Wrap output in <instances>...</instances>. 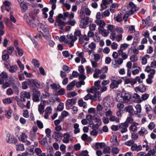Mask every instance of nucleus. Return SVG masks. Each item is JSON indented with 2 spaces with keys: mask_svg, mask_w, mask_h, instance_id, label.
Returning a JSON list of instances; mask_svg holds the SVG:
<instances>
[{
  "mask_svg": "<svg viewBox=\"0 0 156 156\" xmlns=\"http://www.w3.org/2000/svg\"><path fill=\"white\" fill-rule=\"evenodd\" d=\"M131 98L130 95L128 92H122L117 94L116 99L118 101L124 103H128Z\"/></svg>",
  "mask_w": 156,
  "mask_h": 156,
  "instance_id": "obj_1",
  "label": "nucleus"
},
{
  "mask_svg": "<svg viewBox=\"0 0 156 156\" xmlns=\"http://www.w3.org/2000/svg\"><path fill=\"white\" fill-rule=\"evenodd\" d=\"M80 14V18L81 20L80 24V27L81 28H85L89 22V18L87 16H85L83 12H81Z\"/></svg>",
  "mask_w": 156,
  "mask_h": 156,
  "instance_id": "obj_2",
  "label": "nucleus"
},
{
  "mask_svg": "<svg viewBox=\"0 0 156 156\" xmlns=\"http://www.w3.org/2000/svg\"><path fill=\"white\" fill-rule=\"evenodd\" d=\"M66 19L63 17V14L61 13L59 14L57 16V21L58 23L57 25L62 29L66 24V23L62 21V20H65Z\"/></svg>",
  "mask_w": 156,
  "mask_h": 156,
  "instance_id": "obj_3",
  "label": "nucleus"
},
{
  "mask_svg": "<svg viewBox=\"0 0 156 156\" xmlns=\"http://www.w3.org/2000/svg\"><path fill=\"white\" fill-rule=\"evenodd\" d=\"M67 37L65 41V43L69 44L70 47H73L74 45V41L77 39V38L71 34H68Z\"/></svg>",
  "mask_w": 156,
  "mask_h": 156,
  "instance_id": "obj_4",
  "label": "nucleus"
},
{
  "mask_svg": "<svg viewBox=\"0 0 156 156\" xmlns=\"http://www.w3.org/2000/svg\"><path fill=\"white\" fill-rule=\"evenodd\" d=\"M27 134L24 132H23L20 135L19 139L20 141L22 142L25 143L27 145H29L31 144V143L29 141L27 140Z\"/></svg>",
  "mask_w": 156,
  "mask_h": 156,
  "instance_id": "obj_5",
  "label": "nucleus"
},
{
  "mask_svg": "<svg viewBox=\"0 0 156 156\" xmlns=\"http://www.w3.org/2000/svg\"><path fill=\"white\" fill-rule=\"evenodd\" d=\"M122 82V80L121 79L117 80H111V82L110 84V87L112 89L117 88L118 87L119 84H121Z\"/></svg>",
  "mask_w": 156,
  "mask_h": 156,
  "instance_id": "obj_6",
  "label": "nucleus"
},
{
  "mask_svg": "<svg viewBox=\"0 0 156 156\" xmlns=\"http://www.w3.org/2000/svg\"><path fill=\"white\" fill-rule=\"evenodd\" d=\"M129 5L131 7L130 10L128 11V14L129 15H132L138 10V8L136 5L132 2H130L129 3Z\"/></svg>",
  "mask_w": 156,
  "mask_h": 156,
  "instance_id": "obj_7",
  "label": "nucleus"
},
{
  "mask_svg": "<svg viewBox=\"0 0 156 156\" xmlns=\"http://www.w3.org/2000/svg\"><path fill=\"white\" fill-rule=\"evenodd\" d=\"M33 100L34 101L37 102L39 100V97L40 95V92L37 90L34 89L33 90Z\"/></svg>",
  "mask_w": 156,
  "mask_h": 156,
  "instance_id": "obj_8",
  "label": "nucleus"
},
{
  "mask_svg": "<svg viewBox=\"0 0 156 156\" xmlns=\"http://www.w3.org/2000/svg\"><path fill=\"white\" fill-rule=\"evenodd\" d=\"M30 93L25 91L22 92L21 93L20 97L21 101L25 102V98H30Z\"/></svg>",
  "mask_w": 156,
  "mask_h": 156,
  "instance_id": "obj_9",
  "label": "nucleus"
},
{
  "mask_svg": "<svg viewBox=\"0 0 156 156\" xmlns=\"http://www.w3.org/2000/svg\"><path fill=\"white\" fill-rule=\"evenodd\" d=\"M63 138L62 140L63 143L66 144H68L69 141L71 140V136L69 133H66L62 135Z\"/></svg>",
  "mask_w": 156,
  "mask_h": 156,
  "instance_id": "obj_10",
  "label": "nucleus"
},
{
  "mask_svg": "<svg viewBox=\"0 0 156 156\" xmlns=\"http://www.w3.org/2000/svg\"><path fill=\"white\" fill-rule=\"evenodd\" d=\"M128 126L129 125L126 122H124L120 124L119 127V128L121 129V133H123L126 132L127 130V128L128 127Z\"/></svg>",
  "mask_w": 156,
  "mask_h": 156,
  "instance_id": "obj_11",
  "label": "nucleus"
},
{
  "mask_svg": "<svg viewBox=\"0 0 156 156\" xmlns=\"http://www.w3.org/2000/svg\"><path fill=\"white\" fill-rule=\"evenodd\" d=\"M39 27L42 30L45 35H47L49 34V30L47 26L44 23L39 24Z\"/></svg>",
  "mask_w": 156,
  "mask_h": 156,
  "instance_id": "obj_12",
  "label": "nucleus"
},
{
  "mask_svg": "<svg viewBox=\"0 0 156 156\" xmlns=\"http://www.w3.org/2000/svg\"><path fill=\"white\" fill-rule=\"evenodd\" d=\"M46 102L45 101H41L40 104L38 105V111L40 114H42L44 112V106Z\"/></svg>",
  "mask_w": 156,
  "mask_h": 156,
  "instance_id": "obj_13",
  "label": "nucleus"
},
{
  "mask_svg": "<svg viewBox=\"0 0 156 156\" xmlns=\"http://www.w3.org/2000/svg\"><path fill=\"white\" fill-rule=\"evenodd\" d=\"M103 105L105 106L106 105H108V106H110L112 105L113 102L112 99L110 98L107 97L103 100Z\"/></svg>",
  "mask_w": 156,
  "mask_h": 156,
  "instance_id": "obj_14",
  "label": "nucleus"
},
{
  "mask_svg": "<svg viewBox=\"0 0 156 156\" xmlns=\"http://www.w3.org/2000/svg\"><path fill=\"white\" fill-rule=\"evenodd\" d=\"M24 17L26 20L27 22L31 21L32 20H34L35 17L34 16L32 13H26L24 16Z\"/></svg>",
  "mask_w": 156,
  "mask_h": 156,
  "instance_id": "obj_15",
  "label": "nucleus"
},
{
  "mask_svg": "<svg viewBox=\"0 0 156 156\" xmlns=\"http://www.w3.org/2000/svg\"><path fill=\"white\" fill-rule=\"evenodd\" d=\"M76 101V99L73 98L69 99L67 100L66 105V107H70L75 104Z\"/></svg>",
  "mask_w": 156,
  "mask_h": 156,
  "instance_id": "obj_16",
  "label": "nucleus"
},
{
  "mask_svg": "<svg viewBox=\"0 0 156 156\" xmlns=\"http://www.w3.org/2000/svg\"><path fill=\"white\" fill-rule=\"evenodd\" d=\"M7 141L9 143H13L16 142V139L12 135L8 134L6 139Z\"/></svg>",
  "mask_w": 156,
  "mask_h": 156,
  "instance_id": "obj_17",
  "label": "nucleus"
},
{
  "mask_svg": "<svg viewBox=\"0 0 156 156\" xmlns=\"http://www.w3.org/2000/svg\"><path fill=\"white\" fill-rule=\"evenodd\" d=\"M142 149V147L141 145L137 146L136 144H133L131 146V150L134 151H140Z\"/></svg>",
  "mask_w": 156,
  "mask_h": 156,
  "instance_id": "obj_18",
  "label": "nucleus"
},
{
  "mask_svg": "<svg viewBox=\"0 0 156 156\" xmlns=\"http://www.w3.org/2000/svg\"><path fill=\"white\" fill-rule=\"evenodd\" d=\"M98 31L99 33L101 34V35L104 37H106L108 34L109 32L108 30H105L104 28H98Z\"/></svg>",
  "mask_w": 156,
  "mask_h": 156,
  "instance_id": "obj_19",
  "label": "nucleus"
},
{
  "mask_svg": "<svg viewBox=\"0 0 156 156\" xmlns=\"http://www.w3.org/2000/svg\"><path fill=\"white\" fill-rule=\"evenodd\" d=\"M139 125V123L135 122H133L132 125L129 128V129L130 131L135 132L137 130V126Z\"/></svg>",
  "mask_w": 156,
  "mask_h": 156,
  "instance_id": "obj_20",
  "label": "nucleus"
},
{
  "mask_svg": "<svg viewBox=\"0 0 156 156\" xmlns=\"http://www.w3.org/2000/svg\"><path fill=\"white\" fill-rule=\"evenodd\" d=\"M52 109L51 106H48L46 108L45 110V114L44 115V117L47 119L48 118L49 115H50L52 112Z\"/></svg>",
  "mask_w": 156,
  "mask_h": 156,
  "instance_id": "obj_21",
  "label": "nucleus"
},
{
  "mask_svg": "<svg viewBox=\"0 0 156 156\" xmlns=\"http://www.w3.org/2000/svg\"><path fill=\"white\" fill-rule=\"evenodd\" d=\"M74 13L72 12H71L69 13L68 12H65L63 13V17L66 18V17H68L69 20H71L73 19L74 17Z\"/></svg>",
  "mask_w": 156,
  "mask_h": 156,
  "instance_id": "obj_22",
  "label": "nucleus"
},
{
  "mask_svg": "<svg viewBox=\"0 0 156 156\" xmlns=\"http://www.w3.org/2000/svg\"><path fill=\"white\" fill-rule=\"evenodd\" d=\"M134 90L136 92L140 91L143 93L145 91L146 88L145 87L144 85H140L138 87H135Z\"/></svg>",
  "mask_w": 156,
  "mask_h": 156,
  "instance_id": "obj_23",
  "label": "nucleus"
},
{
  "mask_svg": "<svg viewBox=\"0 0 156 156\" xmlns=\"http://www.w3.org/2000/svg\"><path fill=\"white\" fill-rule=\"evenodd\" d=\"M109 3L108 0H102V3L101 5V9L100 10L102 11L106 9L107 8L108 4Z\"/></svg>",
  "mask_w": 156,
  "mask_h": 156,
  "instance_id": "obj_24",
  "label": "nucleus"
},
{
  "mask_svg": "<svg viewBox=\"0 0 156 156\" xmlns=\"http://www.w3.org/2000/svg\"><path fill=\"white\" fill-rule=\"evenodd\" d=\"M95 23L97 25L99 26L98 28H99L100 27L102 28H104L105 25V22L103 20H96Z\"/></svg>",
  "mask_w": 156,
  "mask_h": 156,
  "instance_id": "obj_25",
  "label": "nucleus"
},
{
  "mask_svg": "<svg viewBox=\"0 0 156 156\" xmlns=\"http://www.w3.org/2000/svg\"><path fill=\"white\" fill-rule=\"evenodd\" d=\"M147 130L144 127H142L140 130L138 132L139 135L141 136H143L144 135L147 134L148 133Z\"/></svg>",
  "mask_w": 156,
  "mask_h": 156,
  "instance_id": "obj_26",
  "label": "nucleus"
},
{
  "mask_svg": "<svg viewBox=\"0 0 156 156\" xmlns=\"http://www.w3.org/2000/svg\"><path fill=\"white\" fill-rule=\"evenodd\" d=\"M122 17L123 15L120 13L116 15L114 17V19L115 21H117V22H120L122 21Z\"/></svg>",
  "mask_w": 156,
  "mask_h": 156,
  "instance_id": "obj_27",
  "label": "nucleus"
},
{
  "mask_svg": "<svg viewBox=\"0 0 156 156\" xmlns=\"http://www.w3.org/2000/svg\"><path fill=\"white\" fill-rule=\"evenodd\" d=\"M150 58V56L148 55H146L142 57L141 62L142 64L145 65L147 62V60Z\"/></svg>",
  "mask_w": 156,
  "mask_h": 156,
  "instance_id": "obj_28",
  "label": "nucleus"
},
{
  "mask_svg": "<svg viewBox=\"0 0 156 156\" xmlns=\"http://www.w3.org/2000/svg\"><path fill=\"white\" fill-rule=\"evenodd\" d=\"M103 107L100 104H98L96 107V109L98 112H99V115L102 116L104 114V112H100L102 110Z\"/></svg>",
  "mask_w": 156,
  "mask_h": 156,
  "instance_id": "obj_29",
  "label": "nucleus"
},
{
  "mask_svg": "<svg viewBox=\"0 0 156 156\" xmlns=\"http://www.w3.org/2000/svg\"><path fill=\"white\" fill-rule=\"evenodd\" d=\"M4 6L5 7L6 10L9 11L11 8V3L8 1H5L4 2Z\"/></svg>",
  "mask_w": 156,
  "mask_h": 156,
  "instance_id": "obj_30",
  "label": "nucleus"
},
{
  "mask_svg": "<svg viewBox=\"0 0 156 156\" xmlns=\"http://www.w3.org/2000/svg\"><path fill=\"white\" fill-rule=\"evenodd\" d=\"M115 64H114L113 62L112 63V65L113 67H116L117 66H116L117 64L119 65H121L123 62V60L122 58H118V59L115 60Z\"/></svg>",
  "mask_w": 156,
  "mask_h": 156,
  "instance_id": "obj_31",
  "label": "nucleus"
},
{
  "mask_svg": "<svg viewBox=\"0 0 156 156\" xmlns=\"http://www.w3.org/2000/svg\"><path fill=\"white\" fill-rule=\"evenodd\" d=\"M18 69V68L17 66L16 65H14L12 66H11L8 70L10 72L14 73L16 72Z\"/></svg>",
  "mask_w": 156,
  "mask_h": 156,
  "instance_id": "obj_32",
  "label": "nucleus"
},
{
  "mask_svg": "<svg viewBox=\"0 0 156 156\" xmlns=\"http://www.w3.org/2000/svg\"><path fill=\"white\" fill-rule=\"evenodd\" d=\"M109 119L111 122H116L118 123L120 122L119 118L113 115H111Z\"/></svg>",
  "mask_w": 156,
  "mask_h": 156,
  "instance_id": "obj_33",
  "label": "nucleus"
},
{
  "mask_svg": "<svg viewBox=\"0 0 156 156\" xmlns=\"http://www.w3.org/2000/svg\"><path fill=\"white\" fill-rule=\"evenodd\" d=\"M75 83L76 82L74 81L69 83L67 86V90H70L73 89L75 85Z\"/></svg>",
  "mask_w": 156,
  "mask_h": 156,
  "instance_id": "obj_34",
  "label": "nucleus"
},
{
  "mask_svg": "<svg viewBox=\"0 0 156 156\" xmlns=\"http://www.w3.org/2000/svg\"><path fill=\"white\" fill-rule=\"evenodd\" d=\"M125 109L130 114H132L133 113V108L132 106L130 105H128L125 108Z\"/></svg>",
  "mask_w": 156,
  "mask_h": 156,
  "instance_id": "obj_35",
  "label": "nucleus"
},
{
  "mask_svg": "<svg viewBox=\"0 0 156 156\" xmlns=\"http://www.w3.org/2000/svg\"><path fill=\"white\" fill-rule=\"evenodd\" d=\"M54 138L56 140L61 139L62 136V134L58 132H55L54 133Z\"/></svg>",
  "mask_w": 156,
  "mask_h": 156,
  "instance_id": "obj_36",
  "label": "nucleus"
},
{
  "mask_svg": "<svg viewBox=\"0 0 156 156\" xmlns=\"http://www.w3.org/2000/svg\"><path fill=\"white\" fill-rule=\"evenodd\" d=\"M63 55L66 57L68 58L71 59L73 57V55L72 54H70L69 53L68 51H64L62 52Z\"/></svg>",
  "mask_w": 156,
  "mask_h": 156,
  "instance_id": "obj_37",
  "label": "nucleus"
},
{
  "mask_svg": "<svg viewBox=\"0 0 156 156\" xmlns=\"http://www.w3.org/2000/svg\"><path fill=\"white\" fill-rule=\"evenodd\" d=\"M78 103L80 107H83L84 108H87V104L86 102H84L82 100H78Z\"/></svg>",
  "mask_w": 156,
  "mask_h": 156,
  "instance_id": "obj_38",
  "label": "nucleus"
},
{
  "mask_svg": "<svg viewBox=\"0 0 156 156\" xmlns=\"http://www.w3.org/2000/svg\"><path fill=\"white\" fill-rule=\"evenodd\" d=\"M118 53L119 55H121L124 60H125L128 58L127 55L123 52V51H118Z\"/></svg>",
  "mask_w": 156,
  "mask_h": 156,
  "instance_id": "obj_39",
  "label": "nucleus"
},
{
  "mask_svg": "<svg viewBox=\"0 0 156 156\" xmlns=\"http://www.w3.org/2000/svg\"><path fill=\"white\" fill-rule=\"evenodd\" d=\"M16 151H23L24 150V146L23 144H17L16 146Z\"/></svg>",
  "mask_w": 156,
  "mask_h": 156,
  "instance_id": "obj_40",
  "label": "nucleus"
},
{
  "mask_svg": "<svg viewBox=\"0 0 156 156\" xmlns=\"http://www.w3.org/2000/svg\"><path fill=\"white\" fill-rule=\"evenodd\" d=\"M73 128L74 129V133L76 134L79 133L80 132V129L79 128V125L77 123H75L73 126Z\"/></svg>",
  "mask_w": 156,
  "mask_h": 156,
  "instance_id": "obj_41",
  "label": "nucleus"
},
{
  "mask_svg": "<svg viewBox=\"0 0 156 156\" xmlns=\"http://www.w3.org/2000/svg\"><path fill=\"white\" fill-rule=\"evenodd\" d=\"M29 136L31 140L33 141L37 138L36 133H33L32 131H30L29 135Z\"/></svg>",
  "mask_w": 156,
  "mask_h": 156,
  "instance_id": "obj_42",
  "label": "nucleus"
},
{
  "mask_svg": "<svg viewBox=\"0 0 156 156\" xmlns=\"http://www.w3.org/2000/svg\"><path fill=\"white\" fill-rule=\"evenodd\" d=\"M20 6L24 11L28 9L27 4L25 2H21L20 4Z\"/></svg>",
  "mask_w": 156,
  "mask_h": 156,
  "instance_id": "obj_43",
  "label": "nucleus"
},
{
  "mask_svg": "<svg viewBox=\"0 0 156 156\" xmlns=\"http://www.w3.org/2000/svg\"><path fill=\"white\" fill-rule=\"evenodd\" d=\"M105 144L104 143H97L95 145V147L98 149L104 147Z\"/></svg>",
  "mask_w": 156,
  "mask_h": 156,
  "instance_id": "obj_44",
  "label": "nucleus"
},
{
  "mask_svg": "<svg viewBox=\"0 0 156 156\" xmlns=\"http://www.w3.org/2000/svg\"><path fill=\"white\" fill-rule=\"evenodd\" d=\"M112 142L114 145L118 146L119 145V143L117 140V137L116 136H113V139Z\"/></svg>",
  "mask_w": 156,
  "mask_h": 156,
  "instance_id": "obj_45",
  "label": "nucleus"
},
{
  "mask_svg": "<svg viewBox=\"0 0 156 156\" xmlns=\"http://www.w3.org/2000/svg\"><path fill=\"white\" fill-rule=\"evenodd\" d=\"M12 111L10 110H8L5 111V116L6 118L9 119L11 117Z\"/></svg>",
  "mask_w": 156,
  "mask_h": 156,
  "instance_id": "obj_46",
  "label": "nucleus"
},
{
  "mask_svg": "<svg viewBox=\"0 0 156 156\" xmlns=\"http://www.w3.org/2000/svg\"><path fill=\"white\" fill-rule=\"evenodd\" d=\"M133 98L138 100V102L140 103L142 102V100L140 98V96L136 93H134L133 95Z\"/></svg>",
  "mask_w": 156,
  "mask_h": 156,
  "instance_id": "obj_47",
  "label": "nucleus"
},
{
  "mask_svg": "<svg viewBox=\"0 0 156 156\" xmlns=\"http://www.w3.org/2000/svg\"><path fill=\"white\" fill-rule=\"evenodd\" d=\"M96 87H93L90 89H88L87 90V91L88 93H94L96 90H98Z\"/></svg>",
  "mask_w": 156,
  "mask_h": 156,
  "instance_id": "obj_48",
  "label": "nucleus"
},
{
  "mask_svg": "<svg viewBox=\"0 0 156 156\" xmlns=\"http://www.w3.org/2000/svg\"><path fill=\"white\" fill-rule=\"evenodd\" d=\"M14 50V47L12 46L8 47L7 48V52L8 54L9 55L11 54Z\"/></svg>",
  "mask_w": 156,
  "mask_h": 156,
  "instance_id": "obj_49",
  "label": "nucleus"
},
{
  "mask_svg": "<svg viewBox=\"0 0 156 156\" xmlns=\"http://www.w3.org/2000/svg\"><path fill=\"white\" fill-rule=\"evenodd\" d=\"M27 24L29 25L31 27L34 28L36 27V25L35 23L34 20H32L31 21L27 23Z\"/></svg>",
  "mask_w": 156,
  "mask_h": 156,
  "instance_id": "obj_50",
  "label": "nucleus"
},
{
  "mask_svg": "<svg viewBox=\"0 0 156 156\" xmlns=\"http://www.w3.org/2000/svg\"><path fill=\"white\" fill-rule=\"evenodd\" d=\"M135 108L136 110V111L137 113H141L142 108L140 105H136L135 106Z\"/></svg>",
  "mask_w": 156,
  "mask_h": 156,
  "instance_id": "obj_51",
  "label": "nucleus"
},
{
  "mask_svg": "<svg viewBox=\"0 0 156 156\" xmlns=\"http://www.w3.org/2000/svg\"><path fill=\"white\" fill-rule=\"evenodd\" d=\"M75 84L76 87H80L82 85H84L85 84V82L83 80H81L78 82H76Z\"/></svg>",
  "mask_w": 156,
  "mask_h": 156,
  "instance_id": "obj_52",
  "label": "nucleus"
},
{
  "mask_svg": "<svg viewBox=\"0 0 156 156\" xmlns=\"http://www.w3.org/2000/svg\"><path fill=\"white\" fill-rule=\"evenodd\" d=\"M133 121V119L132 116H130L128 117L126 120V122H126L128 123H132Z\"/></svg>",
  "mask_w": 156,
  "mask_h": 156,
  "instance_id": "obj_53",
  "label": "nucleus"
},
{
  "mask_svg": "<svg viewBox=\"0 0 156 156\" xmlns=\"http://www.w3.org/2000/svg\"><path fill=\"white\" fill-rule=\"evenodd\" d=\"M12 12H11L10 13V20L12 22L15 23L16 22V20L15 17L12 15Z\"/></svg>",
  "mask_w": 156,
  "mask_h": 156,
  "instance_id": "obj_54",
  "label": "nucleus"
},
{
  "mask_svg": "<svg viewBox=\"0 0 156 156\" xmlns=\"http://www.w3.org/2000/svg\"><path fill=\"white\" fill-rule=\"evenodd\" d=\"M76 23V21L74 20H69L68 21L66 22V24L70 25L72 26H74Z\"/></svg>",
  "mask_w": 156,
  "mask_h": 156,
  "instance_id": "obj_55",
  "label": "nucleus"
},
{
  "mask_svg": "<svg viewBox=\"0 0 156 156\" xmlns=\"http://www.w3.org/2000/svg\"><path fill=\"white\" fill-rule=\"evenodd\" d=\"M79 74L77 72L74 71H73L72 73V75L73 76H70L69 78L70 79H72L73 78V77H77L79 76Z\"/></svg>",
  "mask_w": 156,
  "mask_h": 156,
  "instance_id": "obj_56",
  "label": "nucleus"
},
{
  "mask_svg": "<svg viewBox=\"0 0 156 156\" xmlns=\"http://www.w3.org/2000/svg\"><path fill=\"white\" fill-rule=\"evenodd\" d=\"M17 63L19 66V67L20 68V69L21 70H23L24 69V65H23L21 62L20 60H17Z\"/></svg>",
  "mask_w": 156,
  "mask_h": 156,
  "instance_id": "obj_57",
  "label": "nucleus"
},
{
  "mask_svg": "<svg viewBox=\"0 0 156 156\" xmlns=\"http://www.w3.org/2000/svg\"><path fill=\"white\" fill-rule=\"evenodd\" d=\"M128 46L127 44L125 43L121 45L120 47V50L119 51H123V50H125L127 48Z\"/></svg>",
  "mask_w": 156,
  "mask_h": 156,
  "instance_id": "obj_58",
  "label": "nucleus"
},
{
  "mask_svg": "<svg viewBox=\"0 0 156 156\" xmlns=\"http://www.w3.org/2000/svg\"><path fill=\"white\" fill-rule=\"evenodd\" d=\"M76 95L77 93L76 92H72L67 94V97L69 98H71L76 96Z\"/></svg>",
  "mask_w": 156,
  "mask_h": 156,
  "instance_id": "obj_59",
  "label": "nucleus"
},
{
  "mask_svg": "<svg viewBox=\"0 0 156 156\" xmlns=\"http://www.w3.org/2000/svg\"><path fill=\"white\" fill-rule=\"evenodd\" d=\"M93 39L95 42H98L100 40V37L96 33L94 36Z\"/></svg>",
  "mask_w": 156,
  "mask_h": 156,
  "instance_id": "obj_60",
  "label": "nucleus"
},
{
  "mask_svg": "<svg viewBox=\"0 0 156 156\" xmlns=\"http://www.w3.org/2000/svg\"><path fill=\"white\" fill-rule=\"evenodd\" d=\"M64 108V104L62 102H60L58 106L57 109L58 111H61Z\"/></svg>",
  "mask_w": 156,
  "mask_h": 156,
  "instance_id": "obj_61",
  "label": "nucleus"
},
{
  "mask_svg": "<svg viewBox=\"0 0 156 156\" xmlns=\"http://www.w3.org/2000/svg\"><path fill=\"white\" fill-rule=\"evenodd\" d=\"M111 149L109 147H105L103 150V153L105 154L106 153H110L111 152Z\"/></svg>",
  "mask_w": 156,
  "mask_h": 156,
  "instance_id": "obj_62",
  "label": "nucleus"
},
{
  "mask_svg": "<svg viewBox=\"0 0 156 156\" xmlns=\"http://www.w3.org/2000/svg\"><path fill=\"white\" fill-rule=\"evenodd\" d=\"M100 83V82L99 80L95 81L94 83V85L98 90H99L101 88Z\"/></svg>",
  "mask_w": 156,
  "mask_h": 156,
  "instance_id": "obj_63",
  "label": "nucleus"
},
{
  "mask_svg": "<svg viewBox=\"0 0 156 156\" xmlns=\"http://www.w3.org/2000/svg\"><path fill=\"white\" fill-rule=\"evenodd\" d=\"M0 76L1 77L5 79H7L8 77V74L5 72H2L0 74Z\"/></svg>",
  "mask_w": 156,
  "mask_h": 156,
  "instance_id": "obj_64",
  "label": "nucleus"
}]
</instances>
